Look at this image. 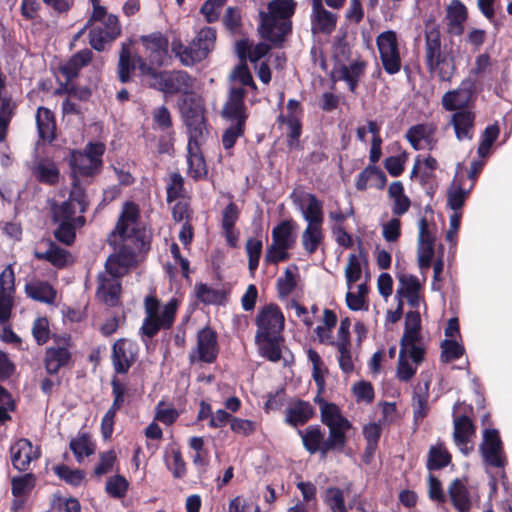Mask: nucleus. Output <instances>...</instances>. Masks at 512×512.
<instances>
[{
    "label": "nucleus",
    "mask_w": 512,
    "mask_h": 512,
    "mask_svg": "<svg viewBox=\"0 0 512 512\" xmlns=\"http://www.w3.org/2000/svg\"><path fill=\"white\" fill-rule=\"evenodd\" d=\"M104 149V145L101 143H89L83 152L75 151L71 154L70 166L74 181L69 198L61 204L53 203L51 205L53 220L59 224L54 236L66 245L73 243L75 230L84 226L83 213L88 206L85 191L79 185L77 178L92 176L99 172Z\"/></svg>",
    "instance_id": "f257e3e1"
},
{
    "label": "nucleus",
    "mask_w": 512,
    "mask_h": 512,
    "mask_svg": "<svg viewBox=\"0 0 512 512\" xmlns=\"http://www.w3.org/2000/svg\"><path fill=\"white\" fill-rule=\"evenodd\" d=\"M257 331L255 343L261 356L272 362L281 358L282 331L285 318L280 308L275 304H268L259 309L256 319Z\"/></svg>",
    "instance_id": "f03ea898"
},
{
    "label": "nucleus",
    "mask_w": 512,
    "mask_h": 512,
    "mask_svg": "<svg viewBox=\"0 0 512 512\" xmlns=\"http://www.w3.org/2000/svg\"><path fill=\"white\" fill-rule=\"evenodd\" d=\"M421 319L416 311L405 317V329L400 343L396 375L400 381H409L416 373L417 366L424 360L425 349L420 333Z\"/></svg>",
    "instance_id": "7ed1b4c3"
},
{
    "label": "nucleus",
    "mask_w": 512,
    "mask_h": 512,
    "mask_svg": "<svg viewBox=\"0 0 512 512\" xmlns=\"http://www.w3.org/2000/svg\"><path fill=\"white\" fill-rule=\"evenodd\" d=\"M92 11L86 26L90 27L89 43L93 49L103 51L107 43L121 34L118 16L108 12L103 0H89Z\"/></svg>",
    "instance_id": "20e7f679"
},
{
    "label": "nucleus",
    "mask_w": 512,
    "mask_h": 512,
    "mask_svg": "<svg viewBox=\"0 0 512 512\" xmlns=\"http://www.w3.org/2000/svg\"><path fill=\"white\" fill-rule=\"evenodd\" d=\"M294 0H273L268 4V12H261L259 31L263 38L280 44L291 31L290 18L294 14Z\"/></svg>",
    "instance_id": "39448f33"
},
{
    "label": "nucleus",
    "mask_w": 512,
    "mask_h": 512,
    "mask_svg": "<svg viewBox=\"0 0 512 512\" xmlns=\"http://www.w3.org/2000/svg\"><path fill=\"white\" fill-rule=\"evenodd\" d=\"M425 60L429 72L441 81H450L456 71L451 50L443 48L439 30L432 28L425 35Z\"/></svg>",
    "instance_id": "423d86ee"
},
{
    "label": "nucleus",
    "mask_w": 512,
    "mask_h": 512,
    "mask_svg": "<svg viewBox=\"0 0 512 512\" xmlns=\"http://www.w3.org/2000/svg\"><path fill=\"white\" fill-rule=\"evenodd\" d=\"M186 125L189 132L187 146L188 174L194 179H199L207 174L206 163L200 150L207 134L203 114L196 111L191 115H187Z\"/></svg>",
    "instance_id": "0eeeda50"
},
{
    "label": "nucleus",
    "mask_w": 512,
    "mask_h": 512,
    "mask_svg": "<svg viewBox=\"0 0 512 512\" xmlns=\"http://www.w3.org/2000/svg\"><path fill=\"white\" fill-rule=\"evenodd\" d=\"M145 318L141 326V333L151 338L162 329H170L174 323L178 309V300L170 299L161 304L154 296H147L144 300Z\"/></svg>",
    "instance_id": "6e6552de"
},
{
    "label": "nucleus",
    "mask_w": 512,
    "mask_h": 512,
    "mask_svg": "<svg viewBox=\"0 0 512 512\" xmlns=\"http://www.w3.org/2000/svg\"><path fill=\"white\" fill-rule=\"evenodd\" d=\"M314 402L319 406L321 422L329 428V443L326 444V450H342L347 442L346 433L352 428L351 422L342 415L336 404L327 402L319 395L314 398Z\"/></svg>",
    "instance_id": "1a4fd4ad"
},
{
    "label": "nucleus",
    "mask_w": 512,
    "mask_h": 512,
    "mask_svg": "<svg viewBox=\"0 0 512 512\" xmlns=\"http://www.w3.org/2000/svg\"><path fill=\"white\" fill-rule=\"evenodd\" d=\"M216 31L211 27L201 29L189 46L180 40L172 42V51L185 66L193 65L204 60L214 49Z\"/></svg>",
    "instance_id": "9d476101"
},
{
    "label": "nucleus",
    "mask_w": 512,
    "mask_h": 512,
    "mask_svg": "<svg viewBox=\"0 0 512 512\" xmlns=\"http://www.w3.org/2000/svg\"><path fill=\"white\" fill-rule=\"evenodd\" d=\"M297 223L293 219L281 221L272 230V242L267 247L265 262L276 264L289 258L288 251L296 243Z\"/></svg>",
    "instance_id": "9b49d317"
},
{
    "label": "nucleus",
    "mask_w": 512,
    "mask_h": 512,
    "mask_svg": "<svg viewBox=\"0 0 512 512\" xmlns=\"http://www.w3.org/2000/svg\"><path fill=\"white\" fill-rule=\"evenodd\" d=\"M376 45L385 72L389 75L399 73L404 50L399 35L393 30H386L377 36Z\"/></svg>",
    "instance_id": "f8f14e48"
},
{
    "label": "nucleus",
    "mask_w": 512,
    "mask_h": 512,
    "mask_svg": "<svg viewBox=\"0 0 512 512\" xmlns=\"http://www.w3.org/2000/svg\"><path fill=\"white\" fill-rule=\"evenodd\" d=\"M139 209L137 205L131 202L125 203L123 211L117 223L115 231L109 237L113 245H120V242H134L136 233V221L138 219Z\"/></svg>",
    "instance_id": "ddd939ff"
},
{
    "label": "nucleus",
    "mask_w": 512,
    "mask_h": 512,
    "mask_svg": "<svg viewBox=\"0 0 512 512\" xmlns=\"http://www.w3.org/2000/svg\"><path fill=\"white\" fill-rule=\"evenodd\" d=\"M350 320L344 318L341 320L337 331V338L332 345L337 350V359L341 370L349 374L354 371L356 356L352 352L350 341Z\"/></svg>",
    "instance_id": "4468645a"
},
{
    "label": "nucleus",
    "mask_w": 512,
    "mask_h": 512,
    "mask_svg": "<svg viewBox=\"0 0 512 512\" xmlns=\"http://www.w3.org/2000/svg\"><path fill=\"white\" fill-rule=\"evenodd\" d=\"M291 199L297 206L306 224L324 223L323 204L314 194L294 191L291 194Z\"/></svg>",
    "instance_id": "2eb2a0df"
},
{
    "label": "nucleus",
    "mask_w": 512,
    "mask_h": 512,
    "mask_svg": "<svg viewBox=\"0 0 512 512\" xmlns=\"http://www.w3.org/2000/svg\"><path fill=\"white\" fill-rule=\"evenodd\" d=\"M158 82H154V88L165 93L189 94L194 89V79L184 71L162 72L157 76Z\"/></svg>",
    "instance_id": "dca6fc26"
},
{
    "label": "nucleus",
    "mask_w": 512,
    "mask_h": 512,
    "mask_svg": "<svg viewBox=\"0 0 512 512\" xmlns=\"http://www.w3.org/2000/svg\"><path fill=\"white\" fill-rule=\"evenodd\" d=\"M473 100V83L470 80H464L456 89L444 93L441 104L446 111L454 113L461 109H472Z\"/></svg>",
    "instance_id": "f3484780"
},
{
    "label": "nucleus",
    "mask_w": 512,
    "mask_h": 512,
    "mask_svg": "<svg viewBox=\"0 0 512 512\" xmlns=\"http://www.w3.org/2000/svg\"><path fill=\"white\" fill-rule=\"evenodd\" d=\"M218 354L217 338L215 333L204 328L198 332L196 347L190 352L191 363L196 361L212 363Z\"/></svg>",
    "instance_id": "a211bd4d"
},
{
    "label": "nucleus",
    "mask_w": 512,
    "mask_h": 512,
    "mask_svg": "<svg viewBox=\"0 0 512 512\" xmlns=\"http://www.w3.org/2000/svg\"><path fill=\"white\" fill-rule=\"evenodd\" d=\"M138 345L128 339L117 340L112 349V363L115 372L125 374L136 361Z\"/></svg>",
    "instance_id": "6ab92c4d"
},
{
    "label": "nucleus",
    "mask_w": 512,
    "mask_h": 512,
    "mask_svg": "<svg viewBox=\"0 0 512 512\" xmlns=\"http://www.w3.org/2000/svg\"><path fill=\"white\" fill-rule=\"evenodd\" d=\"M480 451L486 464L493 467H503L505 465L506 459L497 430H485Z\"/></svg>",
    "instance_id": "aec40b11"
},
{
    "label": "nucleus",
    "mask_w": 512,
    "mask_h": 512,
    "mask_svg": "<svg viewBox=\"0 0 512 512\" xmlns=\"http://www.w3.org/2000/svg\"><path fill=\"white\" fill-rule=\"evenodd\" d=\"M70 348L71 345L67 339L47 348L44 359L47 373L57 374L61 368L66 367L70 363L72 357Z\"/></svg>",
    "instance_id": "412c9836"
},
{
    "label": "nucleus",
    "mask_w": 512,
    "mask_h": 512,
    "mask_svg": "<svg viewBox=\"0 0 512 512\" xmlns=\"http://www.w3.org/2000/svg\"><path fill=\"white\" fill-rule=\"evenodd\" d=\"M311 30L314 34H331L337 24V15L327 10L322 0H311Z\"/></svg>",
    "instance_id": "4be33fe9"
},
{
    "label": "nucleus",
    "mask_w": 512,
    "mask_h": 512,
    "mask_svg": "<svg viewBox=\"0 0 512 512\" xmlns=\"http://www.w3.org/2000/svg\"><path fill=\"white\" fill-rule=\"evenodd\" d=\"M11 461L15 469L26 471L32 461L40 456V450L27 439L17 440L10 448Z\"/></svg>",
    "instance_id": "5701e85b"
},
{
    "label": "nucleus",
    "mask_w": 512,
    "mask_h": 512,
    "mask_svg": "<svg viewBox=\"0 0 512 512\" xmlns=\"http://www.w3.org/2000/svg\"><path fill=\"white\" fill-rule=\"evenodd\" d=\"M136 263V255L129 243H125L120 250L109 256L106 260V270L112 276H123L129 268Z\"/></svg>",
    "instance_id": "b1692460"
},
{
    "label": "nucleus",
    "mask_w": 512,
    "mask_h": 512,
    "mask_svg": "<svg viewBox=\"0 0 512 512\" xmlns=\"http://www.w3.org/2000/svg\"><path fill=\"white\" fill-rule=\"evenodd\" d=\"M245 94L246 91L241 87H232L230 89L228 100L222 110V116L224 118L245 124L247 119L246 108L244 105Z\"/></svg>",
    "instance_id": "393cba45"
},
{
    "label": "nucleus",
    "mask_w": 512,
    "mask_h": 512,
    "mask_svg": "<svg viewBox=\"0 0 512 512\" xmlns=\"http://www.w3.org/2000/svg\"><path fill=\"white\" fill-rule=\"evenodd\" d=\"M475 118L476 115L472 109H461L451 114L449 124L452 125L458 141L472 140Z\"/></svg>",
    "instance_id": "a878e982"
},
{
    "label": "nucleus",
    "mask_w": 512,
    "mask_h": 512,
    "mask_svg": "<svg viewBox=\"0 0 512 512\" xmlns=\"http://www.w3.org/2000/svg\"><path fill=\"white\" fill-rule=\"evenodd\" d=\"M398 280L397 294L407 299L411 307L418 308L424 302L421 294L423 286L419 279L412 274H401L398 276Z\"/></svg>",
    "instance_id": "bb28decb"
},
{
    "label": "nucleus",
    "mask_w": 512,
    "mask_h": 512,
    "mask_svg": "<svg viewBox=\"0 0 512 512\" xmlns=\"http://www.w3.org/2000/svg\"><path fill=\"white\" fill-rule=\"evenodd\" d=\"M474 436V425L467 416H460L454 419V441L464 455H468L472 451Z\"/></svg>",
    "instance_id": "cd10ccee"
},
{
    "label": "nucleus",
    "mask_w": 512,
    "mask_h": 512,
    "mask_svg": "<svg viewBox=\"0 0 512 512\" xmlns=\"http://www.w3.org/2000/svg\"><path fill=\"white\" fill-rule=\"evenodd\" d=\"M120 276H112L107 270L98 276L97 297L109 306H116L119 301L121 286Z\"/></svg>",
    "instance_id": "c85d7f7f"
},
{
    "label": "nucleus",
    "mask_w": 512,
    "mask_h": 512,
    "mask_svg": "<svg viewBox=\"0 0 512 512\" xmlns=\"http://www.w3.org/2000/svg\"><path fill=\"white\" fill-rule=\"evenodd\" d=\"M141 41L146 49L149 61L154 65H162L167 55V39L159 32L142 36Z\"/></svg>",
    "instance_id": "c756f323"
},
{
    "label": "nucleus",
    "mask_w": 512,
    "mask_h": 512,
    "mask_svg": "<svg viewBox=\"0 0 512 512\" xmlns=\"http://www.w3.org/2000/svg\"><path fill=\"white\" fill-rule=\"evenodd\" d=\"M446 19L448 33L455 36L461 35L467 19L466 6L460 0H452L447 7Z\"/></svg>",
    "instance_id": "7c9ffc66"
},
{
    "label": "nucleus",
    "mask_w": 512,
    "mask_h": 512,
    "mask_svg": "<svg viewBox=\"0 0 512 512\" xmlns=\"http://www.w3.org/2000/svg\"><path fill=\"white\" fill-rule=\"evenodd\" d=\"M300 433L304 447L311 454H314L319 451L321 453V456L324 458L326 457L327 453L332 450H326L325 447L326 444L329 443V437L327 438V440H324V433L322 432L319 426H308L303 433Z\"/></svg>",
    "instance_id": "2f4dec72"
},
{
    "label": "nucleus",
    "mask_w": 512,
    "mask_h": 512,
    "mask_svg": "<svg viewBox=\"0 0 512 512\" xmlns=\"http://www.w3.org/2000/svg\"><path fill=\"white\" fill-rule=\"evenodd\" d=\"M435 127L430 124H418L408 129L406 138L415 150L431 147Z\"/></svg>",
    "instance_id": "473e14b6"
},
{
    "label": "nucleus",
    "mask_w": 512,
    "mask_h": 512,
    "mask_svg": "<svg viewBox=\"0 0 512 512\" xmlns=\"http://www.w3.org/2000/svg\"><path fill=\"white\" fill-rule=\"evenodd\" d=\"M325 238L323 224H306L301 233V244L308 255L314 254L323 244Z\"/></svg>",
    "instance_id": "72a5a7b5"
},
{
    "label": "nucleus",
    "mask_w": 512,
    "mask_h": 512,
    "mask_svg": "<svg viewBox=\"0 0 512 512\" xmlns=\"http://www.w3.org/2000/svg\"><path fill=\"white\" fill-rule=\"evenodd\" d=\"M36 125L38 136L41 140L52 142L55 139L56 122L52 111L45 107H39L36 113Z\"/></svg>",
    "instance_id": "f704fd0d"
},
{
    "label": "nucleus",
    "mask_w": 512,
    "mask_h": 512,
    "mask_svg": "<svg viewBox=\"0 0 512 512\" xmlns=\"http://www.w3.org/2000/svg\"><path fill=\"white\" fill-rule=\"evenodd\" d=\"M429 388L430 381L425 380L423 383H418L414 387L413 398H412V407L414 418L416 421L422 420L426 417L429 406H428V398H429Z\"/></svg>",
    "instance_id": "c9c22d12"
},
{
    "label": "nucleus",
    "mask_w": 512,
    "mask_h": 512,
    "mask_svg": "<svg viewBox=\"0 0 512 512\" xmlns=\"http://www.w3.org/2000/svg\"><path fill=\"white\" fill-rule=\"evenodd\" d=\"M239 218V209L233 202L229 203L222 213V228L230 246H235L239 233L234 226Z\"/></svg>",
    "instance_id": "e433bc0d"
},
{
    "label": "nucleus",
    "mask_w": 512,
    "mask_h": 512,
    "mask_svg": "<svg viewBox=\"0 0 512 512\" xmlns=\"http://www.w3.org/2000/svg\"><path fill=\"white\" fill-rule=\"evenodd\" d=\"M33 176L40 182L54 185L59 180V169L55 162L49 159L39 160L32 170Z\"/></svg>",
    "instance_id": "4c0bfd02"
},
{
    "label": "nucleus",
    "mask_w": 512,
    "mask_h": 512,
    "mask_svg": "<svg viewBox=\"0 0 512 512\" xmlns=\"http://www.w3.org/2000/svg\"><path fill=\"white\" fill-rule=\"evenodd\" d=\"M92 55L93 53L89 49L79 51L61 67L62 74L67 80L75 78L80 69L90 63Z\"/></svg>",
    "instance_id": "58836bf2"
},
{
    "label": "nucleus",
    "mask_w": 512,
    "mask_h": 512,
    "mask_svg": "<svg viewBox=\"0 0 512 512\" xmlns=\"http://www.w3.org/2000/svg\"><path fill=\"white\" fill-rule=\"evenodd\" d=\"M337 323L336 314L330 310L323 311L322 323L315 328V334L320 343L326 345H333L335 340L332 336V331Z\"/></svg>",
    "instance_id": "ea45409f"
},
{
    "label": "nucleus",
    "mask_w": 512,
    "mask_h": 512,
    "mask_svg": "<svg viewBox=\"0 0 512 512\" xmlns=\"http://www.w3.org/2000/svg\"><path fill=\"white\" fill-rule=\"evenodd\" d=\"M25 291L30 298L47 304L53 303L56 298L54 288L44 281H33L26 284Z\"/></svg>",
    "instance_id": "a19ab883"
},
{
    "label": "nucleus",
    "mask_w": 512,
    "mask_h": 512,
    "mask_svg": "<svg viewBox=\"0 0 512 512\" xmlns=\"http://www.w3.org/2000/svg\"><path fill=\"white\" fill-rule=\"evenodd\" d=\"M269 50L270 47L266 43L261 42L253 46L250 41L246 39L236 44V52L240 60L246 61V58H248L252 63L260 60Z\"/></svg>",
    "instance_id": "79ce46f5"
},
{
    "label": "nucleus",
    "mask_w": 512,
    "mask_h": 512,
    "mask_svg": "<svg viewBox=\"0 0 512 512\" xmlns=\"http://www.w3.org/2000/svg\"><path fill=\"white\" fill-rule=\"evenodd\" d=\"M313 412L310 403L299 400L287 409L286 422L293 426L303 425L312 417Z\"/></svg>",
    "instance_id": "37998d69"
},
{
    "label": "nucleus",
    "mask_w": 512,
    "mask_h": 512,
    "mask_svg": "<svg viewBox=\"0 0 512 512\" xmlns=\"http://www.w3.org/2000/svg\"><path fill=\"white\" fill-rule=\"evenodd\" d=\"M388 195L393 200V214L401 216L409 210L410 200L405 195L403 184L400 181H394L390 184Z\"/></svg>",
    "instance_id": "c03bdc74"
},
{
    "label": "nucleus",
    "mask_w": 512,
    "mask_h": 512,
    "mask_svg": "<svg viewBox=\"0 0 512 512\" xmlns=\"http://www.w3.org/2000/svg\"><path fill=\"white\" fill-rule=\"evenodd\" d=\"M449 496L454 507L459 512H466L470 509V499L465 483L455 479L449 486Z\"/></svg>",
    "instance_id": "a18cd8bd"
},
{
    "label": "nucleus",
    "mask_w": 512,
    "mask_h": 512,
    "mask_svg": "<svg viewBox=\"0 0 512 512\" xmlns=\"http://www.w3.org/2000/svg\"><path fill=\"white\" fill-rule=\"evenodd\" d=\"M364 265H366V259L362 254L352 253L348 256L344 272L349 290L353 283L360 280Z\"/></svg>",
    "instance_id": "49530a36"
},
{
    "label": "nucleus",
    "mask_w": 512,
    "mask_h": 512,
    "mask_svg": "<svg viewBox=\"0 0 512 512\" xmlns=\"http://www.w3.org/2000/svg\"><path fill=\"white\" fill-rule=\"evenodd\" d=\"M70 449L77 461L81 462L84 457H88L95 452V445L88 434L80 433L70 441Z\"/></svg>",
    "instance_id": "de8ad7c7"
},
{
    "label": "nucleus",
    "mask_w": 512,
    "mask_h": 512,
    "mask_svg": "<svg viewBox=\"0 0 512 512\" xmlns=\"http://www.w3.org/2000/svg\"><path fill=\"white\" fill-rule=\"evenodd\" d=\"M365 64L362 61H352L342 65L339 69L341 78L348 84L349 89L354 92L361 75L364 72Z\"/></svg>",
    "instance_id": "09e8293b"
},
{
    "label": "nucleus",
    "mask_w": 512,
    "mask_h": 512,
    "mask_svg": "<svg viewBox=\"0 0 512 512\" xmlns=\"http://www.w3.org/2000/svg\"><path fill=\"white\" fill-rule=\"evenodd\" d=\"M136 67V58H132L130 46L122 44L119 63H118V76L122 83H126L130 80V73Z\"/></svg>",
    "instance_id": "8fccbe9b"
},
{
    "label": "nucleus",
    "mask_w": 512,
    "mask_h": 512,
    "mask_svg": "<svg viewBox=\"0 0 512 512\" xmlns=\"http://www.w3.org/2000/svg\"><path fill=\"white\" fill-rule=\"evenodd\" d=\"M451 461V456L445 447L441 444L432 446L429 450L427 468L429 470H438L447 466Z\"/></svg>",
    "instance_id": "3c124183"
},
{
    "label": "nucleus",
    "mask_w": 512,
    "mask_h": 512,
    "mask_svg": "<svg viewBox=\"0 0 512 512\" xmlns=\"http://www.w3.org/2000/svg\"><path fill=\"white\" fill-rule=\"evenodd\" d=\"M11 491L14 497H26L35 486V476L27 473L21 476L13 477L11 481Z\"/></svg>",
    "instance_id": "603ef678"
},
{
    "label": "nucleus",
    "mask_w": 512,
    "mask_h": 512,
    "mask_svg": "<svg viewBox=\"0 0 512 512\" xmlns=\"http://www.w3.org/2000/svg\"><path fill=\"white\" fill-rule=\"evenodd\" d=\"M53 471L61 480L72 486L81 485L85 477L82 470L71 469L64 464L54 466Z\"/></svg>",
    "instance_id": "864d4df0"
},
{
    "label": "nucleus",
    "mask_w": 512,
    "mask_h": 512,
    "mask_svg": "<svg viewBox=\"0 0 512 512\" xmlns=\"http://www.w3.org/2000/svg\"><path fill=\"white\" fill-rule=\"evenodd\" d=\"M194 292L197 299L205 304H219L223 299V295L219 290L203 283H197L194 287Z\"/></svg>",
    "instance_id": "5fc2aeb1"
},
{
    "label": "nucleus",
    "mask_w": 512,
    "mask_h": 512,
    "mask_svg": "<svg viewBox=\"0 0 512 512\" xmlns=\"http://www.w3.org/2000/svg\"><path fill=\"white\" fill-rule=\"evenodd\" d=\"M371 177H376L380 181V188H383L386 184L387 178L382 170L377 166H367L359 175L356 181V187L358 190H364L367 187L368 180Z\"/></svg>",
    "instance_id": "6e6d98bb"
},
{
    "label": "nucleus",
    "mask_w": 512,
    "mask_h": 512,
    "mask_svg": "<svg viewBox=\"0 0 512 512\" xmlns=\"http://www.w3.org/2000/svg\"><path fill=\"white\" fill-rule=\"evenodd\" d=\"M324 501L331 512H347L343 491L337 487L326 490Z\"/></svg>",
    "instance_id": "4d7b16f0"
},
{
    "label": "nucleus",
    "mask_w": 512,
    "mask_h": 512,
    "mask_svg": "<svg viewBox=\"0 0 512 512\" xmlns=\"http://www.w3.org/2000/svg\"><path fill=\"white\" fill-rule=\"evenodd\" d=\"M37 256L40 259L48 260L54 266H57V267L65 266L67 264L68 258H69L68 252L65 249L60 248L55 244H51L49 249L46 252L38 254Z\"/></svg>",
    "instance_id": "13d9d810"
},
{
    "label": "nucleus",
    "mask_w": 512,
    "mask_h": 512,
    "mask_svg": "<svg viewBox=\"0 0 512 512\" xmlns=\"http://www.w3.org/2000/svg\"><path fill=\"white\" fill-rule=\"evenodd\" d=\"M245 248L248 255L249 270L254 272L259 265V260L262 254V241L257 238H250L247 240Z\"/></svg>",
    "instance_id": "bf43d9fd"
},
{
    "label": "nucleus",
    "mask_w": 512,
    "mask_h": 512,
    "mask_svg": "<svg viewBox=\"0 0 512 512\" xmlns=\"http://www.w3.org/2000/svg\"><path fill=\"white\" fill-rule=\"evenodd\" d=\"M468 194L469 190L463 189L460 184L454 182L448 189V206L454 211L459 210L463 206Z\"/></svg>",
    "instance_id": "052dcab7"
},
{
    "label": "nucleus",
    "mask_w": 512,
    "mask_h": 512,
    "mask_svg": "<svg viewBox=\"0 0 512 512\" xmlns=\"http://www.w3.org/2000/svg\"><path fill=\"white\" fill-rule=\"evenodd\" d=\"M435 254V243H417V261L422 272L431 266Z\"/></svg>",
    "instance_id": "680f3d73"
},
{
    "label": "nucleus",
    "mask_w": 512,
    "mask_h": 512,
    "mask_svg": "<svg viewBox=\"0 0 512 512\" xmlns=\"http://www.w3.org/2000/svg\"><path fill=\"white\" fill-rule=\"evenodd\" d=\"M165 463L167 468L172 471L174 477L180 478L185 474V463L178 449H171L166 454Z\"/></svg>",
    "instance_id": "e2e57ef3"
},
{
    "label": "nucleus",
    "mask_w": 512,
    "mask_h": 512,
    "mask_svg": "<svg viewBox=\"0 0 512 512\" xmlns=\"http://www.w3.org/2000/svg\"><path fill=\"white\" fill-rule=\"evenodd\" d=\"M499 132L497 125H490L485 128L478 147L479 156L486 157L489 154L491 146L499 136Z\"/></svg>",
    "instance_id": "0e129e2a"
},
{
    "label": "nucleus",
    "mask_w": 512,
    "mask_h": 512,
    "mask_svg": "<svg viewBox=\"0 0 512 512\" xmlns=\"http://www.w3.org/2000/svg\"><path fill=\"white\" fill-rule=\"evenodd\" d=\"M278 120L287 127L289 145H296L302 131L301 118H284V115H280Z\"/></svg>",
    "instance_id": "69168bd1"
},
{
    "label": "nucleus",
    "mask_w": 512,
    "mask_h": 512,
    "mask_svg": "<svg viewBox=\"0 0 512 512\" xmlns=\"http://www.w3.org/2000/svg\"><path fill=\"white\" fill-rule=\"evenodd\" d=\"M184 181L183 177L178 173H173L169 177L167 184V201L173 202L177 199H182L184 192Z\"/></svg>",
    "instance_id": "338daca9"
},
{
    "label": "nucleus",
    "mask_w": 512,
    "mask_h": 512,
    "mask_svg": "<svg viewBox=\"0 0 512 512\" xmlns=\"http://www.w3.org/2000/svg\"><path fill=\"white\" fill-rule=\"evenodd\" d=\"M441 348V360L443 362H450L458 359L464 353L463 346L454 340H444L441 344Z\"/></svg>",
    "instance_id": "774afa93"
}]
</instances>
